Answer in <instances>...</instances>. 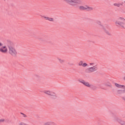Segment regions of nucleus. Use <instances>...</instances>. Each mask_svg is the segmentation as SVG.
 <instances>
[{
  "label": "nucleus",
  "mask_w": 125,
  "mask_h": 125,
  "mask_svg": "<svg viewBox=\"0 0 125 125\" xmlns=\"http://www.w3.org/2000/svg\"><path fill=\"white\" fill-rule=\"evenodd\" d=\"M4 122V119H0V123H3Z\"/></svg>",
  "instance_id": "obj_19"
},
{
  "label": "nucleus",
  "mask_w": 125,
  "mask_h": 125,
  "mask_svg": "<svg viewBox=\"0 0 125 125\" xmlns=\"http://www.w3.org/2000/svg\"><path fill=\"white\" fill-rule=\"evenodd\" d=\"M79 83H83V85L85 86H87V87H91V84L85 81L84 80H79Z\"/></svg>",
  "instance_id": "obj_8"
},
{
  "label": "nucleus",
  "mask_w": 125,
  "mask_h": 125,
  "mask_svg": "<svg viewBox=\"0 0 125 125\" xmlns=\"http://www.w3.org/2000/svg\"><path fill=\"white\" fill-rule=\"evenodd\" d=\"M114 85L117 88H120L121 89H119L117 91V94H123V93H125V86L124 85H121L118 83H115Z\"/></svg>",
  "instance_id": "obj_3"
},
{
  "label": "nucleus",
  "mask_w": 125,
  "mask_h": 125,
  "mask_svg": "<svg viewBox=\"0 0 125 125\" xmlns=\"http://www.w3.org/2000/svg\"><path fill=\"white\" fill-rule=\"evenodd\" d=\"M123 98L124 99V100H125V97H123Z\"/></svg>",
  "instance_id": "obj_22"
},
{
  "label": "nucleus",
  "mask_w": 125,
  "mask_h": 125,
  "mask_svg": "<svg viewBox=\"0 0 125 125\" xmlns=\"http://www.w3.org/2000/svg\"><path fill=\"white\" fill-rule=\"evenodd\" d=\"M123 80H124V81H125V76H124V77H123Z\"/></svg>",
  "instance_id": "obj_21"
},
{
  "label": "nucleus",
  "mask_w": 125,
  "mask_h": 125,
  "mask_svg": "<svg viewBox=\"0 0 125 125\" xmlns=\"http://www.w3.org/2000/svg\"><path fill=\"white\" fill-rule=\"evenodd\" d=\"M93 8H92V7H90L88 5L85 6V10L90 11V10H93Z\"/></svg>",
  "instance_id": "obj_12"
},
{
  "label": "nucleus",
  "mask_w": 125,
  "mask_h": 125,
  "mask_svg": "<svg viewBox=\"0 0 125 125\" xmlns=\"http://www.w3.org/2000/svg\"><path fill=\"white\" fill-rule=\"evenodd\" d=\"M123 94H125V93H123Z\"/></svg>",
  "instance_id": "obj_23"
},
{
  "label": "nucleus",
  "mask_w": 125,
  "mask_h": 125,
  "mask_svg": "<svg viewBox=\"0 0 125 125\" xmlns=\"http://www.w3.org/2000/svg\"><path fill=\"white\" fill-rule=\"evenodd\" d=\"M42 18H44L45 20H48V21H50V22H53V21H54V19L48 17L43 16Z\"/></svg>",
  "instance_id": "obj_11"
},
{
  "label": "nucleus",
  "mask_w": 125,
  "mask_h": 125,
  "mask_svg": "<svg viewBox=\"0 0 125 125\" xmlns=\"http://www.w3.org/2000/svg\"><path fill=\"white\" fill-rule=\"evenodd\" d=\"M106 86H108L109 87H112V84L110 82H106L105 83Z\"/></svg>",
  "instance_id": "obj_13"
},
{
  "label": "nucleus",
  "mask_w": 125,
  "mask_h": 125,
  "mask_svg": "<svg viewBox=\"0 0 125 125\" xmlns=\"http://www.w3.org/2000/svg\"><path fill=\"white\" fill-rule=\"evenodd\" d=\"M8 51V49L6 45H3L0 47V52L1 53H7Z\"/></svg>",
  "instance_id": "obj_7"
},
{
  "label": "nucleus",
  "mask_w": 125,
  "mask_h": 125,
  "mask_svg": "<svg viewBox=\"0 0 125 125\" xmlns=\"http://www.w3.org/2000/svg\"><path fill=\"white\" fill-rule=\"evenodd\" d=\"M116 122L121 125H125V121L122 120V119H120L119 118L116 119Z\"/></svg>",
  "instance_id": "obj_9"
},
{
  "label": "nucleus",
  "mask_w": 125,
  "mask_h": 125,
  "mask_svg": "<svg viewBox=\"0 0 125 125\" xmlns=\"http://www.w3.org/2000/svg\"><path fill=\"white\" fill-rule=\"evenodd\" d=\"M65 1L67 4L71 6H76L77 4H80L81 1V0H62Z\"/></svg>",
  "instance_id": "obj_4"
},
{
  "label": "nucleus",
  "mask_w": 125,
  "mask_h": 125,
  "mask_svg": "<svg viewBox=\"0 0 125 125\" xmlns=\"http://www.w3.org/2000/svg\"><path fill=\"white\" fill-rule=\"evenodd\" d=\"M58 60L60 63H63L64 62V60H62L60 58H58Z\"/></svg>",
  "instance_id": "obj_15"
},
{
  "label": "nucleus",
  "mask_w": 125,
  "mask_h": 125,
  "mask_svg": "<svg viewBox=\"0 0 125 125\" xmlns=\"http://www.w3.org/2000/svg\"><path fill=\"white\" fill-rule=\"evenodd\" d=\"M44 94L48 95L49 96H51L52 97H56V94L54 92H52L50 90H45L44 91Z\"/></svg>",
  "instance_id": "obj_6"
},
{
  "label": "nucleus",
  "mask_w": 125,
  "mask_h": 125,
  "mask_svg": "<svg viewBox=\"0 0 125 125\" xmlns=\"http://www.w3.org/2000/svg\"><path fill=\"white\" fill-rule=\"evenodd\" d=\"M79 9L81 10H85V6H80Z\"/></svg>",
  "instance_id": "obj_14"
},
{
  "label": "nucleus",
  "mask_w": 125,
  "mask_h": 125,
  "mask_svg": "<svg viewBox=\"0 0 125 125\" xmlns=\"http://www.w3.org/2000/svg\"><path fill=\"white\" fill-rule=\"evenodd\" d=\"M89 65L91 67L86 69V72L87 73H93V72H96V71H97V70H98V67H97V65H95V63L90 62L89 63Z\"/></svg>",
  "instance_id": "obj_2"
},
{
  "label": "nucleus",
  "mask_w": 125,
  "mask_h": 125,
  "mask_svg": "<svg viewBox=\"0 0 125 125\" xmlns=\"http://www.w3.org/2000/svg\"><path fill=\"white\" fill-rule=\"evenodd\" d=\"M114 23L117 27H120L121 29H125V18L120 17L114 21Z\"/></svg>",
  "instance_id": "obj_1"
},
{
  "label": "nucleus",
  "mask_w": 125,
  "mask_h": 125,
  "mask_svg": "<svg viewBox=\"0 0 125 125\" xmlns=\"http://www.w3.org/2000/svg\"><path fill=\"white\" fill-rule=\"evenodd\" d=\"M19 125H28L27 124L24 122H20Z\"/></svg>",
  "instance_id": "obj_16"
},
{
  "label": "nucleus",
  "mask_w": 125,
  "mask_h": 125,
  "mask_svg": "<svg viewBox=\"0 0 125 125\" xmlns=\"http://www.w3.org/2000/svg\"><path fill=\"white\" fill-rule=\"evenodd\" d=\"M9 53L11 54V55H12L13 56H15L16 54H17V51H16V50L14 47H13L12 46H9Z\"/></svg>",
  "instance_id": "obj_5"
},
{
  "label": "nucleus",
  "mask_w": 125,
  "mask_h": 125,
  "mask_svg": "<svg viewBox=\"0 0 125 125\" xmlns=\"http://www.w3.org/2000/svg\"><path fill=\"white\" fill-rule=\"evenodd\" d=\"M79 66H82V67H87L88 64L85 62H83V61H80L78 63Z\"/></svg>",
  "instance_id": "obj_10"
},
{
  "label": "nucleus",
  "mask_w": 125,
  "mask_h": 125,
  "mask_svg": "<svg viewBox=\"0 0 125 125\" xmlns=\"http://www.w3.org/2000/svg\"><path fill=\"white\" fill-rule=\"evenodd\" d=\"M44 125H51V122H46Z\"/></svg>",
  "instance_id": "obj_17"
},
{
  "label": "nucleus",
  "mask_w": 125,
  "mask_h": 125,
  "mask_svg": "<svg viewBox=\"0 0 125 125\" xmlns=\"http://www.w3.org/2000/svg\"><path fill=\"white\" fill-rule=\"evenodd\" d=\"M113 5H114V6H120V5H121L120 4L118 3H115L114 4H113Z\"/></svg>",
  "instance_id": "obj_18"
},
{
  "label": "nucleus",
  "mask_w": 125,
  "mask_h": 125,
  "mask_svg": "<svg viewBox=\"0 0 125 125\" xmlns=\"http://www.w3.org/2000/svg\"><path fill=\"white\" fill-rule=\"evenodd\" d=\"M1 46H2V43H1V42H0V47H1Z\"/></svg>",
  "instance_id": "obj_20"
}]
</instances>
